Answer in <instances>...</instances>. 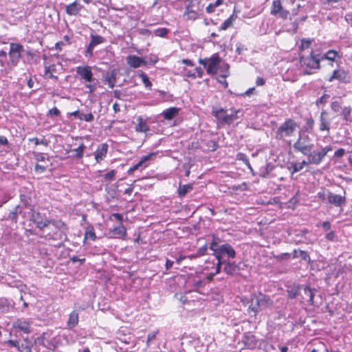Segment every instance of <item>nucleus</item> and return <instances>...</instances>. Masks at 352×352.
I'll return each mask as SVG.
<instances>
[{"label": "nucleus", "mask_w": 352, "mask_h": 352, "mask_svg": "<svg viewBox=\"0 0 352 352\" xmlns=\"http://www.w3.org/2000/svg\"><path fill=\"white\" fill-rule=\"evenodd\" d=\"M331 151V146H325L321 149L320 151H314L311 153L310 151L308 155V162L309 164L318 165L319 164L324 156L327 154L329 151Z\"/></svg>", "instance_id": "nucleus-10"}, {"label": "nucleus", "mask_w": 352, "mask_h": 352, "mask_svg": "<svg viewBox=\"0 0 352 352\" xmlns=\"http://www.w3.org/2000/svg\"><path fill=\"white\" fill-rule=\"evenodd\" d=\"M13 327L24 333H29L30 332V323L28 320L17 319L14 322Z\"/></svg>", "instance_id": "nucleus-19"}, {"label": "nucleus", "mask_w": 352, "mask_h": 352, "mask_svg": "<svg viewBox=\"0 0 352 352\" xmlns=\"http://www.w3.org/2000/svg\"><path fill=\"white\" fill-rule=\"evenodd\" d=\"M345 153V151L344 148H339L335 152V156L337 157H342Z\"/></svg>", "instance_id": "nucleus-63"}, {"label": "nucleus", "mask_w": 352, "mask_h": 352, "mask_svg": "<svg viewBox=\"0 0 352 352\" xmlns=\"http://www.w3.org/2000/svg\"><path fill=\"white\" fill-rule=\"evenodd\" d=\"M238 270L237 266L234 263L228 262L226 263L223 271L227 274L233 275Z\"/></svg>", "instance_id": "nucleus-34"}, {"label": "nucleus", "mask_w": 352, "mask_h": 352, "mask_svg": "<svg viewBox=\"0 0 352 352\" xmlns=\"http://www.w3.org/2000/svg\"><path fill=\"white\" fill-rule=\"evenodd\" d=\"M309 162H306L305 160H303L300 163H294L292 164V173L294 174L295 173L299 172L303 168L305 165H307Z\"/></svg>", "instance_id": "nucleus-40"}, {"label": "nucleus", "mask_w": 352, "mask_h": 352, "mask_svg": "<svg viewBox=\"0 0 352 352\" xmlns=\"http://www.w3.org/2000/svg\"><path fill=\"white\" fill-rule=\"evenodd\" d=\"M351 109L350 107H345L342 109V115H343L344 120H349V117L351 115Z\"/></svg>", "instance_id": "nucleus-50"}, {"label": "nucleus", "mask_w": 352, "mask_h": 352, "mask_svg": "<svg viewBox=\"0 0 352 352\" xmlns=\"http://www.w3.org/2000/svg\"><path fill=\"white\" fill-rule=\"evenodd\" d=\"M127 64L133 68H138L146 65V61L142 57L129 55L126 58Z\"/></svg>", "instance_id": "nucleus-16"}, {"label": "nucleus", "mask_w": 352, "mask_h": 352, "mask_svg": "<svg viewBox=\"0 0 352 352\" xmlns=\"http://www.w3.org/2000/svg\"><path fill=\"white\" fill-rule=\"evenodd\" d=\"M79 119L80 120H85L86 122H91L94 120V117L91 113H87V114L80 113L79 115Z\"/></svg>", "instance_id": "nucleus-45"}, {"label": "nucleus", "mask_w": 352, "mask_h": 352, "mask_svg": "<svg viewBox=\"0 0 352 352\" xmlns=\"http://www.w3.org/2000/svg\"><path fill=\"white\" fill-rule=\"evenodd\" d=\"M85 87L89 89V93L90 94L94 92V91L96 90V85L91 84V82H87L85 85Z\"/></svg>", "instance_id": "nucleus-62"}, {"label": "nucleus", "mask_w": 352, "mask_h": 352, "mask_svg": "<svg viewBox=\"0 0 352 352\" xmlns=\"http://www.w3.org/2000/svg\"><path fill=\"white\" fill-rule=\"evenodd\" d=\"M108 151V145L105 143L100 144L94 152L95 160L97 163H100L107 156Z\"/></svg>", "instance_id": "nucleus-20"}, {"label": "nucleus", "mask_w": 352, "mask_h": 352, "mask_svg": "<svg viewBox=\"0 0 352 352\" xmlns=\"http://www.w3.org/2000/svg\"><path fill=\"white\" fill-rule=\"evenodd\" d=\"M234 21V15H231L229 18H228L224 22L221 24L220 29L222 30H226L230 27H231L233 24V21Z\"/></svg>", "instance_id": "nucleus-41"}, {"label": "nucleus", "mask_w": 352, "mask_h": 352, "mask_svg": "<svg viewBox=\"0 0 352 352\" xmlns=\"http://www.w3.org/2000/svg\"><path fill=\"white\" fill-rule=\"evenodd\" d=\"M16 349L19 351H23L25 350H29L30 351V347L28 346H25L23 344H20L19 342V345L16 346Z\"/></svg>", "instance_id": "nucleus-61"}, {"label": "nucleus", "mask_w": 352, "mask_h": 352, "mask_svg": "<svg viewBox=\"0 0 352 352\" xmlns=\"http://www.w3.org/2000/svg\"><path fill=\"white\" fill-rule=\"evenodd\" d=\"M23 51V47L19 43H12L10 45L9 50V65L14 67L19 63L21 53Z\"/></svg>", "instance_id": "nucleus-7"}, {"label": "nucleus", "mask_w": 352, "mask_h": 352, "mask_svg": "<svg viewBox=\"0 0 352 352\" xmlns=\"http://www.w3.org/2000/svg\"><path fill=\"white\" fill-rule=\"evenodd\" d=\"M199 63L206 69L208 74L213 75L217 73L221 58L217 54H214L209 58H199Z\"/></svg>", "instance_id": "nucleus-6"}, {"label": "nucleus", "mask_w": 352, "mask_h": 352, "mask_svg": "<svg viewBox=\"0 0 352 352\" xmlns=\"http://www.w3.org/2000/svg\"><path fill=\"white\" fill-rule=\"evenodd\" d=\"M337 57L340 58L338 52L333 50H330L323 56H320L321 60H329L331 61H335Z\"/></svg>", "instance_id": "nucleus-33"}, {"label": "nucleus", "mask_w": 352, "mask_h": 352, "mask_svg": "<svg viewBox=\"0 0 352 352\" xmlns=\"http://www.w3.org/2000/svg\"><path fill=\"white\" fill-rule=\"evenodd\" d=\"M294 148L306 155L311 151L314 148L313 144H309V136L305 135L304 137L300 136L298 140L294 144Z\"/></svg>", "instance_id": "nucleus-9"}, {"label": "nucleus", "mask_w": 352, "mask_h": 352, "mask_svg": "<svg viewBox=\"0 0 352 352\" xmlns=\"http://www.w3.org/2000/svg\"><path fill=\"white\" fill-rule=\"evenodd\" d=\"M344 18L346 21L352 25V12L346 14Z\"/></svg>", "instance_id": "nucleus-64"}, {"label": "nucleus", "mask_w": 352, "mask_h": 352, "mask_svg": "<svg viewBox=\"0 0 352 352\" xmlns=\"http://www.w3.org/2000/svg\"><path fill=\"white\" fill-rule=\"evenodd\" d=\"M334 80L347 83L349 82V74L342 69H335L331 76L329 78V81L332 82Z\"/></svg>", "instance_id": "nucleus-13"}, {"label": "nucleus", "mask_w": 352, "mask_h": 352, "mask_svg": "<svg viewBox=\"0 0 352 352\" xmlns=\"http://www.w3.org/2000/svg\"><path fill=\"white\" fill-rule=\"evenodd\" d=\"M313 42L312 39L309 38H302L300 41V45L299 46V49L301 51L309 49Z\"/></svg>", "instance_id": "nucleus-42"}, {"label": "nucleus", "mask_w": 352, "mask_h": 352, "mask_svg": "<svg viewBox=\"0 0 352 352\" xmlns=\"http://www.w3.org/2000/svg\"><path fill=\"white\" fill-rule=\"evenodd\" d=\"M117 72L115 69L107 72L104 76V81L108 84L110 88H113L116 82Z\"/></svg>", "instance_id": "nucleus-23"}, {"label": "nucleus", "mask_w": 352, "mask_h": 352, "mask_svg": "<svg viewBox=\"0 0 352 352\" xmlns=\"http://www.w3.org/2000/svg\"><path fill=\"white\" fill-rule=\"evenodd\" d=\"M242 342L245 348L248 349H255L258 345L257 339L253 334L250 333H246L243 335Z\"/></svg>", "instance_id": "nucleus-17"}, {"label": "nucleus", "mask_w": 352, "mask_h": 352, "mask_svg": "<svg viewBox=\"0 0 352 352\" xmlns=\"http://www.w3.org/2000/svg\"><path fill=\"white\" fill-rule=\"evenodd\" d=\"M331 109L335 112H338L340 109V105L338 102H333L331 104Z\"/></svg>", "instance_id": "nucleus-58"}, {"label": "nucleus", "mask_w": 352, "mask_h": 352, "mask_svg": "<svg viewBox=\"0 0 352 352\" xmlns=\"http://www.w3.org/2000/svg\"><path fill=\"white\" fill-rule=\"evenodd\" d=\"M158 333V331H153V332H151L150 333H148V336H147V345L148 346L149 344V342L152 340H153L157 334Z\"/></svg>", "instance_id": "nucleus-53"}, {"label": "nucleus", "mask_w": 352, "mask_h": 352, "mask_svg": "<svg viewBox=\"0 0 352 352\" xmlns=\"http://www.w3.org/2000/svg\"><path fill=\"white\" fill-rule=\"evenodd\" d=\"M94 46L91 45L90 43L85 52V56L86 57H91L93 55V51H94Z\"/></svg>", "instance_id": "nucleus-55"}, {"label": "nucleus", "mask_w": 352, "mask_h": 352, "mask_svg": "<svg viewBox=\"0 0 352 352\" xmlns=\"http://www.w3.org/2000/svg\"><path fill=\"white\" fill-rule=\"evenodd\" d=\"M0 67L1 70H7L12 68L9 65V61L7 60V52L4 50H0Z\"/></svg>", "instance_id": "nucleus-29"}, {"label": "nucleus", "mask_w": 352, "mask_h": 352, "mask_svg": "<svg viewBox=\"0 0 352 352\" xmlns=\"http://www.w3.org/2000/svg\"><path fill=\"white\" fill-rule=\"evenodd\" d=\"M28 208H22L19 206L15 207L13 210L10 211L8 216V219L16 223L18 214H21L23 218H27L26 210Z\"/></svg>", "instance_id": "nucleus-18"}, {"label": "nucleus", "mask_w": 352, "mask_h": 352, "mask_svg": "<svg viewBox=\"0 0 352 352\" xmlns=\"http://www.w3.org/2000/svg\"><path fill=\"white\" fill-rule=\"evenodd\" d=\"M318 197L322 201H326L327 204L338 208H342L346 204L345 195L334 194L324 188L318 192Z\"/></svg>", "instance_id": "nucleus-4"}, {"label": "nucleus", "mask_w": 352, "mask_h": 352, "mask_svg": "<svg viewBox=\"0 0 352 352\" xmlns=\"http://www.w3.org/2000/svg\"><path fill=\"white\" fill-rule=\"evenodd\" d=\"M239 113H240V110H234L230 114H227V116L226 118V124H232L235 120H236L238 118L237 114Z\"/></svg>", "instance_id": "nucleus-37"}, {"label": "nucleus", "mask_w": 352, "mask_h": 352, "mask_svg": "<svg viewBox=\"0 0 352 352\" xmlns=\"http://www.w3.org/2000/svg\"><path fill=\"white\" fill-rule=\"evenodd\" d=\"M192 190V185L190 184L179 185L178 188V195L179 197L185 196L188 192Z\"/></svg>", "instance_id": "nucleus-35"}, {"label": "nucleus", "mask_w": 352, "mask_h": 352, "mask_svg": "<svg viewBox=\"0 0 352 352\" xmlns=\"http://www.w3.org/2000/svg\"><path fill=\"white\" fill-rule=\"evenodd\" d=\"M35 159L37 161V164L35 166V171L37 173H43L52 166L50 159L43 153H36Z\"/></svg>", "instance_id": "nucleus-8"}, {"label": "nucleus", "mask_w": 352, "mask_h": 352, "mask_svg": "<svg viewBox=\"0 0 352 352\" xmlns=\"http://www.w3.org/2000/svg\"><path fill=\"white\" fill-rule=\"evenodd\" d=\"M183 75L188 78H196V74H195V72L187 69L186 68H184L183 70Z\"/></svg>", "instance_id": "nucleus-49"}, {"label": "nucleus", "mask_w": 352, "mask_h": 352, "mask_svg": "<svg viewBox=\"0 0 352 352\" xmlns=\"http://www.w3.org/2000/svg\"><path fill=\"white\" fill-rule=\"evenodd\" d=\"M316 291L315 289H311L308 286H306L305 288H304V295L306 296L307 297L309 298V301L313 304V302H314V292Z\"/></svg>", "instance_id": "nucleus-43"}, {"label": "nucleus", "mask_w": 352, "mask_h": 352, "mask_svg": "<svg viewBox=\"0 0 352 352\" xmlns=\"http://www.w3.org/2000/svg\"><path fill=\"white\" fill-rule=\"evenodd\" d=\"M76 73L86 82H91L93 80V73L89 66H79L76 68Z\"/></svg>", "instance_id": "nucleus-14"}, {"label": "nucleus", "mask_w": 352, "mask_h": 352, "mask_svg": "<svg viewBox=\"0 0 352 352\" xmlns=\"http://www.w3.org/2000/svg\"><path fill=\"white\" fill-rule=\"evenodd\" d=\"M85 148V146L81 144L78 148L72 149V152L75 153L76 158L81 159L83 157Z\"/></svg>", "instance_id": "nucleus-39"}, {"label": "nucleus", "mask_w": 352, "mask_h": 352, "mask_svg": "<svg viewBox=\"0 0 352 352\" xmlns=\"http://www.w3.org/2000/svg\"><path fill=\"white\" fill-rule=\"evenodd\" d=\"M6 344L9 347H15V348H16V346L19 345V341L18 340H9L6 342Z\"/></svg>", "instance_id": "nucleus-54"}, {"label": "nucleus", "mask_w": 352, "mask_h": 352, "mask_svg": "<svg viewBox=\"0 0 352 352\" xmlns=\"http://www.w3.org/2000/svg\"><path fill=\"white\" fill-rule=\"evenodd\" d=\"M104 41V38L99 35H92L91 36V41L90 42V44L93 46H96L98 44H100L103 43Z\"/></svg>", "instance_id": "nucleus-44"}, {"label": "nucleus", "mask_w": 352, "mask_h": 352, "mask_svg": "<svg viewBox=\"0 0 352 352\" xmlns=\"http://www.w3.org/2000/svg\"><path fill=\"white\" fill-rule=\"evenodd\" d=\"M330 122L331 119L329 118L328 113L325 111H322L320 116V131H327L329 133Z\"/></svg>", "instance_id": "nucleus-21"}, {"label": "nucleus", "mask_w": 352, "mask_h": 352, "mask_svg": "<svg viewBox=\"0 0 352 352\" xmlns=\"http://www.w3.org/2000/svg\"><path fill=\"white\" fill-rule=\"evenodd\" d=\"M111 219H116L117 221L121 222L122 221V215L120 213H113L110 217Z\"/></svg>", "instance_id": "nucleus-57"}, {"label": "nucleus", "mask_w": 352, "mask_h": 352, "mask_svg": "<svg viewBox=\"0 0 352 352\" xmlns=\"http://www.w3.org/2000/svg\"><path fill=\"white\" fill-rule=\"evenodd\" d=\"M237 159L239 160H241L243 162H244V163L250 168H251V166H250V162H249V160L247 157V156L243 154V153H239L237 154V156H236Z\"/></svg>", "instance_id": "nucleus-48"}, {"label": "nucleus", "mask_w": 352, "mask_h": 352, "mask_svg": "<svg viewBox=\"0 0 352 352\" xmlns=\"http://www.w3.org/2000/svg\"><path fill=\"white\" fill-rule=\"evenodd\" d=\"M168 34V30L164 28H158L155 30V34L160 37H164Z\"/></svg>", "instance_id": "nucleus-47"}, {"label": "nucleus", "mask_w": 352, "mask_h": 352, "mask_svg": "<svg viewBox=\"0 0 352 352\" xmlns=\"http://www.w3.org/2000/svg\"><path fill=\"white\" fill-rule=\"evenodd\" d=\"M320 55L311 52L309 56H300L299 59L300 67L304 69V75H310L311 69H318L320 67Z\"/></svg>", "instance_id": "nucleus-3"}, {"label": "nucleus", "mask_w": 352, "mask_h": 352, "mask_svg": "<svg viewBox=\"0 0 352 352\" xmlns=\"http://www.w3.org/2000/svg\"><path fill=\"white\" fill-rule=\"evenodd\" d=\"M200 12L201 10L199 6L195 8L192 4L188 5L186 8L184 17L187 20H195L200 16Z\"/></svg>", "instance_id": "nucleus-15"}, {"label": "nucleus", "mask_w": 352, "mask_h": 352, "mask_svg": "<svg viewBox=\"0 0 352 352\" xmlns=\"http://www.w3.org/2000/svg\"><path fill=\"white\" fill-rule=\"evenodd\" d=\"M256 296L261 305V307H267L273 305V302L269 296H267L262 294H260L258 296Z\"/></svg>", "instance_id": "nucleus-31"}, {"label": "nucleus", "mask_w": 352, "mask_h": 352, "mask_svg": "<svg viewBox=\"0 0 352 352\" xmlns=\"http://www.w3.org/2000/svg\"><path fill=\"white\" fill-rule=\"evenodd\" d=\"M82 6L78 1H76L67 6H66V13L69 16H75L82 10Z\"/></svg>", "instance_id": "nucleus-22"}, {"label": "nucleus", "mask_w": 352, "mask_h": 352, "mask_svg": "<svg viewBox=\"0 0 352 352\" xmlns=\"http://www.w3.org/2000/svg\"><path fill=\"white\" fill-rule=\"evenodd\" d=\"M179 109L176 107H170L162 112L165 120H170L176 117L179 113Z\"/></svg>", "instance_id": "nucleus-26"}, {"label": "nucleus", "mask_w": 352, "mask_h": 352, "mask_svg": "<svg viewBox=\"0 0 352 352\" xmlns=\"http://www.w3.org/2000/svg\"><path fill=\"white\" fill-rule=\"evenodd\" d=\"M60 111L56 108L54 107L49 110L47 115L51 116H60Z\"/></svg>", "instance_id": "nucleus-52"}, {"label": "nucleus", "mask_w": 352, "mask_h": 352, "mask_svg": "<svg viewBox=\"0 0 352 352\" xmlns=\"http://www.w3.org/2000/svg\"><path fill=\"white\" fill-rule=\"evenodd\" d=\"M138 123L135 124V130L138 133H147L149 131V126L146 120L141 116L137 118Z\"/></svg>", "instance_id": "nucleus-24"}, {"label": "nucleus", "mask_w": 352, "mask_h": 352, "mask_svg": "<svg viewBox=\"0 0 352 352\" xmlns=\"http://www.w3.org/2000/svg\"><path fill=\"white\" fill-rule=\"evenodd\" d=\"M11 305L9 302L8 300L4 298H0V311L1 312H7L10 309Z\"/></svg>", "instance_id": "nucleus-36"}, {"label": "nucleus", "mask_w": 352, "mask_h": 352, "mask_svg": "<svg viewBox=\"0 0 352 352\" xmlns=\"http://www.w3.org/2000/svg\"><path fill=\"white\" fill-rule=\"evenodd\" d=\"M212 113L214 116L221 122L222 124H226V118L227 116L226 111L223 109H219L217 110H213Z\"/></svg>", "instance_id": "nucleus-30"}, {"label": "nucleus", "mask_w": 352, "mask_h": 352, "mask_svg": "<svg viewBox=\"0 0 352 352\" xmlns=\"http://www.w3.org/2000/svg\"><path fill=\"white\" fill-rule=\"evenodd\" d=\"M296 256H300V257H301L302 259H303L305 261H309V259H310L308 254L304 251H300L299 255H297Z\"/></svg>", "instance_id": "nucleus-56"}, {"label": "nucleus", "mask_w": 352, "mask_h": 352, "mask_svg": "<svg viewBox=\"0 0 352 352\" xmlns=\"http://www.w3.org/2000/svg\"><path fill=\"white\" fill-rule=\"evenodd\" d=\"M96 233L94 232V227L93 226H88L86 228V230H85V236H84V243L87 241V240H91V241H95L96 239Z\"/></svg>", "instance_id": "nucleus-32"}, {"label": "nucleus", "mask_w": 352, "mask_h": 352, "mask_svg": "<svg viewBox=\"0 0 352 352\" xmlns=\"http://www.w3.org/2000/svg\"><path fill=\"white\" fill-rule=\"evenodd\" d=\"M221 4L222 3L219 0H216V1L214 3H210L206 7L207 12L211 13L214 12V9Z\"/></svg>", "instance_id": "nucleus-46"}, {"label": "nucleus", "mask_w": 352, "mask_h": 352, "mask_svg": "<svg viewBox=\"0 0 352 352\" xmlns=\"http://www.w3.org/2000/svg\"><path fill=\"white\" fill-rule=\"evenodd\" d=\"M27 218L32 221L36 224L37 227L45 232V229L48 228L53 232V234L47 233V235L50 239H55L54 234L57 231V226L55 221L43 219L40 213L36 212L34 210L28 208L26 210Z\"/></svg>", "instance_id": "nucleus-2"}, {"label": "nucleus", "mask_w": 352, "mask_h": 352, "mask_svg": "<svg viewBox=\"0 0 352 352\" xmlns=\"http://www.w3.org/2000/svg\"><path fill=\"white\" fill-rule=\"evenodd\" d=\"M111 233L115 238L125 239L126 236V228L122 223H120L118 226L115 227L111 231Z\"/></svg>", "instance_id": "nucleus-25"}, {"label": "nucleus", "mask_w": 352, "mask_h": 352, "mask_svg": "<svg viewBox=\"0 0 352 352\" xmlns=\"http://www.w3.org/2000/svg\"><path fill=\"white\" fill-rule=\"evenodd\" d=\"M260 308H261V305L257 298V296H253L251 298L250 305H249V307L248 309V312L249 313L253 312L254 316H255L256 315V314L259 311Z\"/></svg>", "instance_id": "nucleus-27"}, {"label": "nucleus", "mask_w": 352, "mask_h": 352, "mask_svg": "<svg viewBox=\"0 0 352 352\" xmlns=\"http://www.w3.org/2000/svg\"><path fill=\"white\" fill-rule=\"evenodd\" d=\"M193 72H195L196 77L201 78L204 74V71L201 67H196Z\"/></svg>", "instance_id": "nucleus-60"}, {"label": "nucleus", "mask_w": 352, "mask_h": 352, "mask_svg": "<svg viewBox=\"0 0 352 352\" xmlns=\"http://www.w3.org/2000/svg\"><path fill=\"white\" fill-rule=\"evenodd\" d=\"M193 72H195L196 77L201 78L204 74V71L201 67H196Z\"/></svg>", "instance_id": "nucleus-59"}, {"label": "nucleus", "mask_w": 352, "mask_h": 352, "mask_svg": "<svg viewBox=\"0 0 352 352\" xmlns=\"http://www.w3.org/2000/svg\"><path fill=\"white\" fill-rule=\"evenodd\" d=\"M298 125L293 119L288 118L278 127L275 132V138L279 140H285L294 135Z\"/></svg>", "instance_id": "nucleus-5"}, {"label": "nucleus", "mask_w": 352, "mask_h": 352, "mask_svg": "<svg viewBox=\"0 0 352 352\" xmlns=\"http://www.w3.org/2000/svg\"><path fill=\"white\" fill-rule=\"evenodd\" d=\"M79 314L76 310H74L69 316V319L67 322V327L69 329H73L78 323Z\"/></svg>", "instance_id": "nucleus-28"}, {"label": "nucleus", "mask_w": 352, "mask_h": 352, "mask_svg": "<svg viewBox=\"0 0 352 352\" xmlns=\"http://www.w3.org/2000/svg\"><path fill=\"white\" fill-rule=\"evenodd\" d=\"M270 14L272 16L286 19H287L289 12L283 8L280 0H273L270 8Z\"/></svg>", "instance_id": "nucleus-11"}, {"label": "nucleus", "mask_w": 352, "mask_h": 352, "mask_svg": "<svg viewBox=\"0 0 352 352\" xmlns=\"http://www.w3.org/2000/svg\"><path fill=\"white\" fill-rule=\"evenodd\" d=\"M157 153L153 152L150 153L149 154L143 156L138 163H137L135 165L132 166L129 170V173L131 174L133 173L135 170L139 169V168H144L148 166V162L151 160H153L156 157Z\"/></svg>", "instance_id": "nucleus-12"}, {"label": "nucleus", "mask_w": 352, "mask_h": 352, "mask_svg": "<svg viewBox=\"0 0 352 352\" xmlns=\"http://www.w3.org/2000/svg\"><path fill=\"white\" fill-rule=\"evenodd\" d=\"M139 77L142 79V82L144 83V86L148 89L149 90L151 89L152 88V83L149 80L147 75L143 72H141L139 74H138Z\"/></svg>", "instance_id": "nucleus-38"}, {"label": "nucleus", "mask_w": 352, "mask_h": 352, "mask_svg": "<svg viewBox=\"0 0 352 352\" xmlns=\"http://www.w3.org/2000/svg\"><path fill=\"white\" fill-rule=\"evenodd\" d=\"M210 249L213 251L218 263L215 265L214 263L208 262L204 270L212 269V271L207 272L208 278L211 279L215 274L220 272L221 265L226 263L224 258H234L236 252L230 244H223L219 245L216 241H213L210 246Z\"/></svg>", "instance_id": "nucleus-1"}, {"label": "nucleus", "mask_w": 352, "mask_h": 352, "mask_svg": "<svg viewBox=\"0 0 352 352\" xmlns=\"http://www.w3.org/2000/svg\"><path fill=\"white\" fill-rule=\"evenodd\" d=\"M116 172L114 170H111L104 175V179L111 181L114 179Z\"/></svg>", "instance_id": "nucleus-51"}]
</instances>
